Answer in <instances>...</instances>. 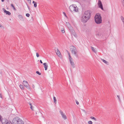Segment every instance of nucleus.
Wrapping results in <instances>:
<instances>
[{"label":"nucleus","mask_w":124,"mask_h":124,"mask_svg":"<svg viewBox=\"0 0 124 124\" xmlns=\"http://www.w3.org/2000/svg\"><path fill=\"white\" fill-rule=\"evenodd\" d=\"M70 50L72 53H74L76 56H77V54L76 52V48L74 46H70Z\"/></svg>","instance_id":"423d86ee"},{"label":"nucleus","mask_w":124,"mask_h":124,"mask_svg":"<svg viewBox=\"0 0 124 124\" xmlns=\"http://www.w3.org/2000/svg\"><path fill=\"white\" fill-rule=\"evenodd\" d=\"M28 7V9H30V8H29V7Z\"/></svg>","instance_id":"09e8293b"},{"label":"nucleus","mask_w":124,"mask_h":124,"mask_svg":"<svg viewBox=\"0 0 124 124\" xmlns=\"http://www.w3.org/2000/svg\"><path fill=\"white\" fill-rule=\"evenodd\" d=\"M95 22L97 24H99L102 23L101 17L99 14H97L94 17Z\"/></svg>","instance_id":"f257e3e1"},{"label":"nucleus","mask_w":124,"mask_h":124,"mask_svg":"<svg viewBox=\"0 0 124 124\" xmlns=\"http://www.w3.org/2000/svg\"><path fill=\"white\" fill-rule=\"evenodd\" d=\"M3 119L2 118V116L0 115V121L1 122L2 119Z\"/></svg>","instance_id":"7c9ffc66"},{"label":"nucleus","mask_w":124,"mask_h":124,"mask_svg":"<svg viewBox=\"0 0 124 124\" xmlns=\"http://www.w3.org/2000/svg\"><path fill=\"white\" fill-rule=\"evenodd\" d=\"M7 1H8L9 0H7Z\"/></svg>","instance_id":"8fccbe9b"},{"label":"nucleus","mask_w":124,"mask_h":124,"mask_svg":"<svg viewBox=\"0 0 124 124\" xmlns=\"http://www.w3.org/2000/svg\"><path fill=\"white\" fill-rule=\"evenodd\" d=\"M4 0H1V1H2V2H3L4 1Z\"/></svg>","instance_id":"49530a36"},{"label":"nucleus","mask_w":124,"mask_h":124,"mask_svg":"<svg viewBox=\"0 0 124 124\" xmlns=\"http://www.w3.org/2000/svg\"><path fill=\"white\" fill-rule=\"evenodd\" d=\"M29 104L31 106H31H32V104L31 103L29 102Z\"/></svg>","instance_id":"58836bf2"},{"label":"nucleus","mask_w":124,"mask_h":124,"mask_svg":"<svg viewBox=\"0 0 124 124\" xmlns=\"http://www.w3.org/2000/svg\"><path fill=\"white\" fill-rule=\"evenodd\" d=\"M70 62L71 64V65L72 66L73 68L75 67V65L74 63L72 61V59L71 57L69 58Z\"/></svg>","instance_id":"1a4fd4ad"},{"label":"nucleus","mask_w":124,"mask_h":124,"mask_svg":"<svg viewBox=\"0 0 124 124\" xmlns=\"http://www.w3.org/2000/svg\"><path fill=\"white\" fill-rule=\"evenodd\" d=\"M30 15L29 14L27 13L26 14V16L29 17L30 16Z\"/></svg>","instance_id":"473e14b6"},{"label":"nucleus","mask_w":124,"mask_h":124,"mask_svg":"<svg viewBox=\"0 0 124 124\" xmlns=\"http://www.w3.org/2000/svg\"><path fill=\"white\" fill-rule=\"evenodd\" d=\"M36 73L37 74H38V75H41V73H39V71H37L36 72Z\"/></svg>","instance_id":"c85d7f7f"},{"label":"nucleus","mask_w":124,"mask_h":124,"mask_svg":"<svg viewBox=\"0 0 124 124\" xmlns=\"http://www.w3.org/2000/svg\"><path fill=\"white\" fill-rule=\"evenodd\" d=\"M61 115L62 117L65 120L67 119V117L65 114L63 113Z\"/></svg>","instance_id":"2eb2a0df"},{"label":"nucleus","mask_w":124,"mask_h":124,"mask_svg":"<svg viewBox=\"0 0 124 124\" xmlns=\"http://www.w3.org/2000/svg\"><path fill=\"white\" fill-rule=\"evenodd\" d=\"M19 18L21 20H22L23 18L21 15H19L18 16Z\"/></svg>","instance_id":"a211bd4d"},{"label":"nucleus","mask_w":124,"mask_h":124,"mask_svg":"<svg viewBox=\"0 0 124 124\" xmlns=\"http://www.w3.org/2000/svg\"><path fill=\"white\" fill-rule=\"evenodd\" d=\"M91 13V12L90 10H87L85 12L84 14L83 15L86 17L87 16L88 17H89V18H90Z\"/></svg>","instance_id":"20e7f679"},{"label":"nucleus","mask_w":124,"mask_h":124,"mask_svg":"<svg viewBox=\"0 0 124 124\" xmlns=\"http://www.w3.org/2000/svg\"><path fill=\"white\" fill-rule=\"evenodd\" d=\"M40 62L41 63H42L43 62L41 61V60H40Z\"/></svg>","instance_id":"a19ab883"},{"label":"nucleus","mask_w":124,"mask_h":124,"mask_svg":"<svg viewBox=\"0 0 124 124\" xmlns=\"http://www.w3.org/2000/svg\"><path fill=\"white\" fill-rule=\"evenodd\" d=\"M43 64L44 66L45 70H47V67H48V65L47 64V63H45Z\"/></svg>","instance_id":"4468645a"},{"label":"nucleus","mask_w":124,"mask_h":124,"mask_svg":"<svg viewBox=\"0 0 124 124\" xmlns=\"http://www.w3.org/2000/svg\"><path fill=\"white\" fill-rule=\"evenodd\" d=\"M34 7L35 8H36L37 7V2H35V3L34 4Z\"/></svg>","instance_id":"a878e982"},{"label":"nucleus","mask_w":124,"mask_h":124,"mask_svg":"<svg viewBox=\"0 0 124 124\" xmlns=\"http://www.w3.org/2000/svg\"><path fill=\"white\" fill-rule=\"evenodd\" d=\"M117 97L118 98L119 101H120V98L119 96V95H117Z\"/></svg>","instance_id":"72a5a7b5"},{"label":"nucleus","mask_w":124,"mask_h":124,"mask_svg":"<svg viewBox=\"0 0 124 124\" xmlns=\"http://www.w3.org/2000/svg\"><path fill=\"white\" fill-rule=\"evenodd\" d=\"M20 88L22 89H24V87H23V86L22 85H20Z\"/></svg>","instance_id":"412c9836"},{"label":"nucleus","mask_w":124,"mask_h":124,"mask_svg":"<svg viewBox=\"0 0 124 124\" xmlns=\"http://www.w3.org/2000/svg\"><path fill=\"white\" fill-rule=\"evenodd\" d=\"M55 51L56 54L59 57H60L61 55V53L58 49L57 48H55Z\"/></svg>","instance_id":"9d476101"},{"label":"nucleus","mask_w":124,"mask_h":124,"mask_svg":"<svg viewBox=\"0 0 124 124\" xmlns=\"http://www.w3.org/2000/svg\"><path fill=\"white\" fill-rule=\"evenodd\" d=\"M91 48L92 49V50L93 52H94V53H96V51L95 50V49H94V48L92 46H91Z\"/></svg>","instance_id":"f3484780"},{"label":"nucleus","mask_w":124,"mask_h":124,"mask_svg":"<svg viewBox=\"0 0 124 124\" xmlns=\"http://www.w3.org/2000/svg\"><path fill=\"white\" fill-rule=\"evenodd\" d=\"M28 1H30V2H31V0H27Z\"/></svg>","instance_id":"37998d69"},{"label":"nucleus","mask_w":124,"mask_h":124,"mask_svg":"<svg viewBox=\"0 0 124 124\" xmlns=\"http://www.w3.org/2000/svg\"><path fill=\"white\" fill-rule=\"evenodd\" d=\"M88 124H92V122L91 121H90L88 122Z\"/></svg>","instance_id":"c756f323"},{"label":"nucleus","mask_w":124,"mask_h":124,"mask_svg":"<svg viewBox=\"0 0 124 124\" xmlns=\"http://www.w3.org/2000/svg\"><path fill=\"white\" fill-rule=\"evenodd\" d=\"M53 99H54V102L55 103H56V98L54 96L53 97Z\"/></svg>","instance_id":"aec40b11"},{"label":"nucleus","mask_w":124,"mask_h":124,"mask_svg":"<svg viewBox=\"0 0 124 124\" xmlns=\"http://www.w3.org/2000/svg\"><path fill=\"white\" fill-rule=\"evenodd\" d=\"M76 104L77 105H78L79 103V102L77 100H76Z\"/></svg>","instance_id":"e433bc0d"},{"label":"nucleus","mask_w":124,"mask_h":124,"mask_svg":"<svg viewBox=\"0 0 124 124\" xmlns=\"http://www.w3.org/2000/svg\"><path fill=\"white\" fill-rule=\"evenodd\" d=\"M3 10L4 11V13H6V15H10L11 13L9 11H7L4 8H3Z\"/></svg>","instance_id":"f8f14e48"},{"label":"nucleus","mask_w":124,"mask_h":124,"mask_svg":"<svg viewBox=\"0 0 124 124\" xmlns=\"http://www.w3.org/2000/svg\"><path fill=\"white\" fill-rule=\"evenodd\" d=\"M72 32V34H73L75 37H77V36L76 34L74 33V31L72 30L71 31Z\"/></svg>","instance_id":"dca6fc26"},{"label":"nucleus","mask_w":124,"mask_h":124,"mask_svg":"<svg viewBox=\"0 0 124 124\" xmlns=\"http://www.w3.org/2000/svg\"><path fill=\"white\" fill-rule=\"evenodd\" d=\"M35 3V2L34 1H33V2H32V3Z\"/></svg>","instance_id":"c03bdc74"},{"label":"nucleus","mask_w":124,"mask_h":124,"mask_svg":"<svg viewBox=\"0 0 124 124\" xmlns=\"http://www.w3.org/2000/svg\"><path fill=\"white\" fill-rule=\"evenodd\" d=\"M102 61L103 62L105 63H107V62L105 60L103 59L102 60Z\"/></svg>","instance_id":"2f4dec72"},{"label":"nucleus","mask_w":124,"mask_h":124,"mask_svg":"<svg viewBox=\"0 0 124 124\" xmlns=\"http://www.w3.org/2000/svg\"><path fill=\"white\" fill-rule=\"evenodd\" d=\"M2 26L0 24V27H1Z\"/></svg>","instance_id":"a18cd8bd"},{"label":"nucleus","mask_w":124,"mask_h":124,"mask_svg":"<svg viewBox=\"0 0 124 124\" xmlns=\"http://www.w3.org/2000/svg\"><path fill=\"white\" fill-rule=\"evenodd\" d=\"M98 4L99 6V7L102 10H103L102 5L101 2V0H98Z\"/></svg>","instance_id":"6e6552de"},{"label":"nucleus","mask_w":124,"mask_h":124,"mask_svg":"<svg viewBox=\"0 0 124 124\" xmlns=\"http://www.w3.org/2000/svg\"><path fill=\"white\" fill-rule=\"evenodd\" d=\"M66 24L67 25V26L68 27H70V23L68 22H66Z\"/></svg>","instance_id":"6ab92c4d"},{"label":"nucleus","mask_w":124,"mask_h":124,"mask_svg":"<svg viewBox=\"0 0 124 124\" xmlns=\"http://www.w3.org/2000/svg\"><path fill=\"white\" fill-rule=\"evenodd\" d=\"M64 14L66 16V15H65V13H64Z\"/></svg>","instance_id":"de8ad7c7"},{"label":"nucleus","mask_w":124,"mask_h":124,"mask_svg":"<svg viewBox=\"0 0 124 124\" xmlns=\"http://www.w3.org/2000/svg\"><path fill=\"white\" fill-rule=\"evenodd\" d=\"M89 19V17H88L87 16L86 17L83 15V16H82L81 20V21L82 22L85 23Z\"/></svg>","instance_id":"39448f33"},{"label":"nucleus","mask_w":124,"mask_h":124,"mask_svg":"<svg viewBox=\"0 0 124 124\" xmlns=\"http://www.w3.org/2000/svg\"><path fill=\"white\" fill-rule=\"evenodd\" d=\"M67 51L69 56V58H71V57L70 54L69 53V52L67 50Z\"/></svg>","instance_id":"b1692460"},{"label":"nucleus","mask_w":124,"mask_h":124,"mask_svg":"<svg viewBox=\"0 0 124 124\" xmlns=\"http://www.w3.org/2000/svg\"><path fill=\"white\" fill-rule=\"evenodd\" d=\"M30 108L32 110H33V107L32 106H31L30 107Z\"/></svg>","instance_id":"4c0bfd02"},{"label":"nucleus","mask_w":124,"mask_h":124,"mask_svg":"<svg viewBox=\"0 0 124 124\" xmlns=\"http://www.w3.org/2000/svg\"><path fill=\"white\" fill-rule=\"evenodd\" d=\"M39 54L38 53H36V56L37 57H38L39 56Z\"/></svg>","instance_id":"f704fd0d"},{"label":"nucleus","mask_w":124,"mask_h":124,"mask_svg":"<svg viewBox=\"0 0 124 124\" xmlns=\"http://www.w3.org/2000/svg\"><path fill=\"white\" fill-rule=\"evenodd\" d=\"M90 118L92 119H94L95 121H96L97 120L94 117L92 116L91 117H90Z\"/></svg>","instance_id":"393cba45"},{"label":"nucleus","mask_w":124,"mask_h":124,"mask_svg":"<svg viewBox=\"0 0 124 124\" xmlns=\"http://www.w3.org/2000/svg\"><path fill=\"white\" fill-rule=\"evenodd\" d=\"M32 87L33 88H34L35 86H34V85H33V84L32 85Z\"/></svg>","instance_id":"79ce46f5"},{"label":"nucleus","mask_w":124,"mask_h":124,"mask_svg":"<svg viewBox=\"0 0 124 124\" xmlns=\"http://www.w3.org/2000/svg\"><path fill=\"white\" fill-rule=\"evenodd\" d=\"M11 6L12 7H13L14 10H16V9L15 7L14 6V5H13V4H11Z\"/></svg>","instance_id":"5701e85b"},{"label":"nucleus","mask_w":124,"mask_h":124,"mask_svg":"<svg viewBox=\"0 0 124 124\" xmlns=\"http://www.w3.org/2000/svg\"><path fill=\"white\" fill-rule=\"evenodd\" d=\"M23 84L28 89H30V86L27 81L24 80L23 81Z\"/></svg>","instance_id":"0eeeda50"},{"label":"nucleus","mask_w":124,"mask_h":124,"mask_svg":"<svg viewBox=\"0 0 124 124\" xmlns=\"http://www.w3.org/2000/svg\"><path fill=\"white\" fill-rule=\"evenodd\" d=\"M70 10L71 12H77L78 11V8L75 5H72L69 7Z\"/></svg>","instance_id":"7ed1b4c3"},{"label":"nucleus","mask_w":124,"mask_h":124,"mask_svg":"<svg viewBox=\"0 0 124 124\" xmlns=\"http://www.w3.org/2000/svg\"><path fill=\"white\" fill-rule=\"evenodd\" d=\"M2 94L0 93V97L2 98Z\"/></svg>","instance_id":"ea45409f"},{"label":"nucleus","mask_w":124,"mask_h":124,"mask_svg":"<svg viewBox=\"0 0 124 124\" xmlns=\"http://www.w3.org/2000/svg\"><path fill=\"white\" fill-rule=\"evenodd\" d=\"M61 31L62 33H64L65 32V31L63 28H62L61 29Z\"/></svg>","instance_id":"bb28decb"},{"label":"nucleus","mask_w":124,"mask_h":124,"mask_svg":"<svg viewBox=\"0 0 124 124\" xmlns=\"http://www.w3.org/2000/svg\"><path fill=\"white\" fill-rule=\"evenodd\" d=\"M121 1L122 3V5L124 7V0H121Z\"/></svg>","instance_id":"cd10ccee"},{"label":"nucleus","mask_w":124,"mask_h":124,"mask_svg":"<svg viewBox=\"0 0 124 124\" xmlns=\"http://www.w3.org/2000/svg\"><path fill=\"white\" fill-rule=\"evenodd\" d=\"M49 75L51 78H53L54 74L53 71L52 70H49L48 71Z\"/></svg>","instance_id":"9b49d317"},{"label":"nucleus","mask_w":124,"mask_h":124,"mask_svg":"<svg viewBox=\"0 0 124 124\" xmlns=\"http://www.w3.org/2000/svg\"><path fill=\"white\" fill-rule=\"evenodd\" d=\"M121 18L123 23H124V18L123 17L121 16Z\"/></svg>","instance_id":"4be33fe9"},{"label":"nucleus","mask_w":124,"mask_h":124,"mask_svg":"<svg viewBox=\"0 0 124 124\" xmlns=\"http://www.w3.org/2000/svg\"><path fill=\"white\" fill-rule=\"evenodd\" d=\"M12 124H23V122L18 117L14 118L12 121Z\"/></svg>","instance_id":"f03ea898"},{"label":"nucleus","mask_w":124,"mask_h":124,"mask_svg":"<svg viewBox=\"0 0 124 124\" xmlns=\"http://www.w3.org/2000/svg\"><path fill=\"white\" fill-rule=\"evenodd\" d=\"M8 121L6 119H2L1 122L2 124H4L5 123H6Z\"/></svg>","instance_id":"ddd939ff"},{"label":"nucleus","mask_w":124,"mask_h":124,"mask_svg":"<svg viewBox=\"0 0 124 124\" xmlns=\"http://www.w3.org/2000/svg\"><path fill=\"white\" fill-rule=\"evenodd\" d=\"M60 112L61 115L63 114L62 111L61 110H60Z\"/></svg>","instance_id":"c9c22d12"}]
</instances>
